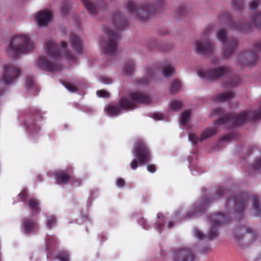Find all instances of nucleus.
<instances>
[{"label": "nucleus", "mask_w": 261, "mask_h": 261, "mask_svg": "<svg viewBox=\"0 0 261 261\" xmlns=\"http://www.w3.org/2000/svg\"><path fill=\"white\" fill-rule=\"evenodd\" d=\"M218 59H213L212 61V62H213V64H214V65H218Z\"/></svg>", "instance_id": "obj_60"}, {"label": "nucleus", "mask_w": 261, "mask_h": 261, "mask_svg": "<svg viewBox=\"0 0 261 261\" xmlns=\"http://www.w3.org/2000/svg\"><path fill=\"white\" fill-rule=\"evenodd\" d=\"M20 75V71L18 68L11 65H6L4 66L2 79L5 84L8 86L13 84Z\"/></svg>", "instance_id": "obj_14"}, {"label": "nucleus", "mask_w": 261, "mask_h": 261, "mask_svg": "<svg viewBox=\"0 0 261 261\" xmlns=\"http://www.w3.org/2000/svg\"><path fill=\"white\" fill-rule=\"evenodd\" d=\"M134 63L133 61H128L125 65L123 70L125 73L131 74L134 72Z\"/></svg>", "instance_id": "obj_26"}, {"label": "nucleus", "mask_w": 261, "mask_h": 261, "mask_svg": "<svg viewBox=\"0 0 261 261\" xmlns=\"http://www.w3.org/2000/svg\"><path fill=\"white\" fill-rule=\"evenodd\" d=\"M147 47L150 50H156L159 49L156 41L154 39H150L148 40L146 43Z\"/></svg>", "instance_id": "obj_29"}, {"label": "nucleus", "mask_w": 261, "mask_h": 261, "mask_svg": "<svg viewBox=\"0 0 261 261\" xmlns=\"http://www.w3.org/2000/svg\"><path fill=\"white\" fill-rule=\"evenodd\" d=\"M174 71V68L170 65H167L163 67L162 72L164 76L169 77L172 75Z\"/></svg>", "instance_id": "obj_27"}, {"label": "nucleus", "mask_w": 261, "mask_h": 261, "mask_svg": "<svg viewBox=\"0 0 261 261\" xmlns=\"http://www.w3.org/2000/svg\"><path fill=\"white\" fill-rule=\"evenodd\" d=\"M25 81L27 86L30 88L32 87L34 84L33 78L31 76H27Z\"/></svg>", "instance_id": "obj_40"}, {"label": "nucleus", "mask_w": 261, "mask_h": 261, "mask_svg": "<svg viewBox=\"0 0 261 261\" xmlns=\"http://www.w3.org/2000/svg\"><path fill=\"white\" fill-rule=\"evenodd\" d=\"M70 178V176L63 172H59L56 175L57 181L58 184H65Z\"/></svg>", "instance_id": "obj_25"}, {"label": "nucleus", "mask_w": 261, "mask_h": 261, "mask_svg": "<svg viewBox=\"0 0 261 261\" xmlns=\"http://www.w3.org/2000/svg\"><path fill=\"white\" fill-rule=\"evenodd\" d=\"M181 83L179 81L175 80L171 84L169 88V92L171 94H174L178 92L180 90Z\"/></svg>", "instance_id": "obj_24"}, {"label": "nucleus", "mask_w": 261, "mask_h": 261, "mask_svg": "<svg viewBox=\"0 0 261 261\" xmlns=\"http://www.w3.org/2000/svg\"><path fill=\"white\" fill-rule=\"evenodd\" d=\"M25 195V193L24 192H21L20 193L19 195L21 197V199H22V197Z\"/></svg>", "instance_id": "obj_62"}, {"label": "nucleus", "mask_w": 261, "mask_h": 261, "mask_svg": "<svg viewBox=\"0 0 261 261\" xmlns=\"http://www.w3.org/2000/svg\"><path fill=\"white\" fill-rule=\"evenodd\" d=\"M187 9L185 6L180 7L178 10V13L180 15H184L187 13Z\"/></svg>", "instance_id": "obj_44"}, {"label": "nucleus", "mask_w": 261, "mask_h": 261, "mask_svg": "<svg viewBox=\"0 0 261 261\" xmlns=\"http://www.w3.org/2000/svg\"><path fill=\"white\" fill-rule=\"evenodd\" d=\"M156 71L152 70V69H150L148 70V71L147 72V75L148 77H153V74H155Z\"/></svg>", "instance_id": "obj_52"}, {"label": "nucleus", "mask_w": 261, "mask_h": 261, "mask_svg": "<svg viewBox=\"0 0 261 261\" xmlns=\"http://www.w3.org/2000/svg\"><path fill=\"white\" fill-rule=\"evenodd\" d=\"M85 8L92 15L97 14L98 10L103 9L106 7V3L103 0H99L96 4L90 0H82Z\"/></svg>", "instance_id": "obj_16"}, {"label": "nucleus", "mask_w": 261, "mask_h": 261, "mask_svg": "<svg viewBox=\"0 0 261 261\" xmlns=\"http://www.w3.org/2000/svg\"><path fill=\"white\" fill-rule=\"evenodd\" d=\"M254 261H261V255L256 257Z\"/></svg>", "instance_id": "obj_61"}, {"label": "nucleus", "mask_w": 261, "mask_h": 261, "mask_svg": "<svg viewBox=\"0 0 261 261\" xmlns=\"http://www.w3.org/2000/svg\"><path fill=\"white\" fill-rule=\"evenodd\" d=\"M207 220L210 223V226L206 234L198 228H195L193 229V236L200 241L205 239L212 241L217 238L219 235L220 227L222 224L227 223L229 220L227 216L221 213L209 215Z\"/></svg>", "instance_id": "obj_3"}, {"label": "nucleus", "mask_w": 261, "mask_h": 261, "mask_svg": "<svg viewBox=\"0 0 261 261\" xmlns=\"http://www.w3.org/2000/svg\"><path fill=\"white\" fill-rule=\"evenodd\" d=\"M71 40L73 50L76 54L83 53V42L82 40L75 34L71 35Z\"/></svg>", "instance_id": "obj_21"}, {"label": "nucleus", "mask_w": 261, "mask_h": 261, "mask_svg": "<svg viewBox=\"0 0 261 261\" xmlns=\"http://www.w3.org/2000/svg\"><path fill=\"white\" fill-rule=\"evenodd\" d=\"M165 5L164 0H158L156 3L151 6L148 3H143L140 7L132 1H129L126 5L128 11L141 20H145L152 17L155 12L160 11Z\"/></svg>", "instance_id": "obj_5"}, {"label": "nucleus", "mask_w": 261, "mask_h": 261, "mask_svg": "<svg viewBox=\"0 0 261 261\" xmlns=\"http://www.w3.org/2000/svg\"><path fill=\"white\" fill-rule=\"evenodd\" d=\"M251 21L256 29L261 30V13H255L251 16Z\"/></svg>", "instance_id": "obj_23"}, {"label": "nucleus", "mask_w": 261, "mask_h": 261, "mask_svg": "<svg viewBox=\"0 0 261 261\" xmlns=\"http://www.w3.org/2000/svg\"><path fill=\"white\" fill-rule=\"evenodd\" d=\"M214 47L208 39L202 42L197 41L196 42L195 50L198 54L206 55L211 53Z\"/></svg>", "instance_id": "obj_17"}, {"label": "nucleus", "mask_w": 261, "mask_h": 261, "mask_svg": "<svg viewBox=\"0 0 261 261\" xmlns=\"http://www.w3.org/2000/svg\"><path fill=\"white\" fill-rule=\"evenodd\" d=\"M61 47L63 49H65L67 47V43L65 41H62L61 42Z\"/></svg>", "instance_id": "obj_56"}, {"label": "nucleus", "mask_w": 261, "mask_h": 261, "mask_svg": "<svg viewBox=\"0 0 261 261\" xmlns=\"http://www.w3.org/2000/svg\"><path fill=\"white\" fill-rule=\"evenodd\" d=\"M233 237L239 242L244 241L246 243L250 244L256 239V236L251 228L241 225L236 227L234 229Z\"/></svg>", "instance_id": "obj_11"}, {"label": "nucleus", "mask_w": 261, "mask_h": 261, "mask_svg": "<svg viewBox=\"0 0 261 261\" xmlns=\"http://www.w3.org/2000/svg\"><path fill=\"white\" fill-rule=\"evenodd\" d=\"M129 97L130 99L127 97H122L117 104L108 106L106 109L107 112L108 114H119L123 111L136 109L138 103H147L150 100L148 95L138 92L130 93Z\"/></svg>", "instance_id": "obj_2"}, {"label": "nucleus", "mask_w": 261, "mask_h": 261, "mask_svg": "<svg viewBox=\"0 0 261 261\" xmlns=\"http://www.w3.org/2000/svg\"><path fill=\"white\" fill-rule=\"evenodd\" d=\"M147 170L149 172H154L155 171V168L154 165H148L147 166Z\"/></svg>", "instance_id": "obj_51"}, {"label": "nucleus", "mask_w": 261, "mask_h": 261, "mask_svg": "<svg viewBox=\"0 0 261 261\" xmlns=\"http://www.w3.org/2000/svg\"><path fill=\"white\" fill-rule=\"evenodd\" d=\"M253 206V210L255 213H256V215H258L260 213L261 210L260 208L259 201L257 199L254 200Z\"/></svg>", "instance_id": "obj_36"}, {"label": "nucleus", "mask_w": 261, "mask_h": 261, "mask_svg": "<svg viewBox=\"0 0 261 261\" xmlns=\"http://www.w3.org/2000/svg\"><path fill=\"white\" fill-rule=\"evenodd\" d=\"M34 223L30 220H27L24 223V228L27 233H30L33 229Z\"/></svg>", "instance_id": "obj_31"}, {"label": "nucleus", "mask_w": 261, "mask_h": 261, "mask_svg": "<svg viewBox=\"0 0 261 261\" xmlns=\"http://www.w3.org/2000/svg\"><path fill=\"white\" fill-rule=\"evenodd\" d=\"M58 258L61 261H68V255L65 252L61 253V254L58 256Z\"/></svg>", "instance_id": "obj_42"}, {"label": "nucleus", "mask_w": 261, "mask_h": 261, "mask_svg": "<svg viewBox=\"0 0 261 261\" xmlns=\"http://www.w3.org/2000/svg\"><path fill=\"white\" fill-rule=\"evenodd\" d=\"M105 32L108 36L107 41L100 39L101 45L105 53L108 56H111L114 54L117 48V42L120 38V34L111 31L110 29L107 28Z\"/></svg>", "instance_id": "obj_7"}, {"label": "nucleus", "mask_w": 261, "mask_h": 261, "mask_svg": "<svg viewBox=\"0 0 261 261\" xmlns=\"http://www.w3.org/2000/svg\"><path fill=\"white\" fill-rule=\"evenodd\" d=\"M261 119V115H222L214 122V127L206 129L202 134L199 140L202 142L214 136L218 130L217 126L222 124H227L228 127H232L246 123L256 121Z\"/></svg>", "instance_id": "obj_1"}, {"label": "nucleus", "mask_w": 261, "mask_h": 261, "mask_svg": "<svg viewBox=\"0 0 261 261\" xmlns=\"http://www.w3.org/2000/svg\"><path fill=\"white\" fill-rule=\"evenodd\" d=\"M214 114H224L223 113V110L222 109L219 108L215 109V111L214 112Z\"/></svg>", "instance_id": "obj_53"}, {"label": "nucleus", "mask_w": 261, "mask_h": 261, "mask_svg": "<svg viewBox=\"0 0 261 261\" xmlns=\"http://www.w3.org/2000/svg\"><path fill=\"white\" fill-rule=\"evenodd\" d=\"M231 71L230 68L222 66L219 68H214L207 71L200 70L198 71V75L201 78H205L208 80L218 79L222 76L229 73Z\"/></svg>", "instance_id": "obj_12"}, {"label": "nucleus", "mask_w": 261, "mask_h": 261, "mask_svg": "<svg viewBox=\"0 0 261 261\" xmlns=\"http://www.w3.org/2000/svg\"><path fill=\"white\" fill-rule=\"evenodd\" d=\"M135 154L138 157L140 163L143 164L149 160L148 151L144 146V144L139 142L135 151Z\"/></svg>", "instance_id": "obj_18"}, {"label": "nucleus", "mask_w": 261, "mask_h": 261, "mask_svg": "<svg viewBox=\"0 0 261 261\" xmlns=\"http://www.w3.org/2000/svg\"><path fill=\"white\" fill-rule=\"evenodd\" d=\"M253 168L256 169H261V158L259 160H258L256 161V162L254 164Z\"/></svg>", "instance_id": "obj_47"}, {"label": "nucleus", "mask_w": 261, "mask_h": 261, "mask_svg": "<svg viewBox=\"0 0 261 261\" xmlns=\"http://www.w3.org/2000/svg\"><path fill=\"white\" fill-rule=\"evenodd\" d=\"M228 191L224 189V188H220L217 190L216 194L214 198L215 199H217L218 197L222 196L225 195V194Z\"/></svg>", "instance_id": "obj_37"}, {"label": "nucleus", "mask_w": 261, "mask_h": 261, "mask_svg": "<svg viewBox=\"0 0 261 261\" xmlns=\"http://www.w3.org/2000/svg\"><path fill=\"white\" fill-rule=\"evenodd\" d=\"M219 18L222 22L232 27L236 31L248 32L252 30V25L249 22H245L242 20L234 23L231 15L228 12H225L223 14H220Z\"/></svg>", "instance_id": "obj_9"}, {"label": "nucleus", "mask_w": 261, "mask_h": 261, "mask_svg": "<svg viewBox=\"0 0 261 261\" xmlns=\"http://www.w3.org/2000/svg\"><path fill=\"white\" fill-rule=\"evenodd\" d=\"M138 166V161L136 159H134L130 163V167L132 169H136Z\"/></svg>", "instance_id": "obj_48"}, {"label": "nucleus", "mask_w": 261, "mask_h": 261, "mask_svg": "<svg viewBox=\"0 0 261 261\" xmlns=\"http://www.w3.org/2000/svg\"><path fill=\"white\" fill-rule=\"evenodd\" d=\"M101 81L105 84H110L112 83V80L110 78L107 77H102Z\"/></svg>", "instance_id": "obj_46"}, {"label": "nucleus", "mask_w": 261, "mask_h": 261, "mask_svg": "<svg viewBox=\"0 0 261 261\" xmlns=\"http://www.w3.org/2000/svg\"><path fill=\"white\" fill-rule=\"evenodd\" d=\"M217 37L220 42L223 44L226 43L224 48V56L226 59L229 58L237 47L239 43V40L233 38L226 42L227 34L225 29H222L218 31Z\"/></svg>", "instance_id": "obj_10"}, {"label": "nucleus", "mask_w": 261, "mask_h": 261, "mask_svg": "<svg viewBox=\"0 0 261 261\" xmlns=\"http://www.w3.org/2000/svg\"><path fill=\"white\" fill-rule=\"evenodd\" d=\"M173 258L174 261H195V255L191 249L182 247L174 250Z\"/></svg>", "instance_id": "obj_15"}, {"label": "nucleus", "mask_w": 261, "mask_h": 261, "mask_svg": "<svg viewBox=\"0 0 261 261\" xmlns=\"http://www.w3.org/2000/svg\"><path fill=\"white\" fill-rule=\"evenodd\" d=\"M174 226V223L172 222H169L168 223V227L171 228Z\"/></svg>", "instance_id": "obj_58"}, {"label": "nucleus", "mask_w": 261, "mask_h": 261, "mask_svg": "<svg viewBox=\"0 0 261 261\" xmlns=\"http://www.w3.org/2000/svg\"><path fill=\"white\" fill-rule=\"evenodd\" d=\"M240 82V80L238 76H233L231 80L226 83V85L228 87H234L238 86Z\"/></svg>", "instance_id": "obj_30"}, {"label": "nucleus", "mask_w": 261, "mask_h": 261, "mask_svg": "<svg viewBox=\"0 0 261 261\" xmlns=\"http://www.w3.org/2000/svg\"><path fill=\"white\" fill-rule=\"evenodd\" d=\"M231 5L234 9L240 10L243 6V0H232Z\"/></svg>", "instance_id": "obj_35"}, {"label": "nucleus", "mask_w": 261, "mask_h": 261, "mask_svg": "<svg viewBox=\"0 0 261 261\" xmlns=\"http://www.w3.org/2000/svg\"><path fill=\"white\" fill-rule=\"evenodd\" d=\"M190 115H181L180 119V123L182 125H186L190 121Z\"/></svg>", "instance_id": "obj_38"}, {"label": "nucleus", "mask_w": 261, "mask_h": 261, "mask_svg": "<svg viewBox=\"0 0 261 261\" xmlns=\"http://www.w3.org/2000/svg\"><path fill=\"white\" fill-rule=\"evenodd\" d=\"M96 93L97 95L100 97H108L109 96V92L104 90H98Z\"/></svg>", "instance_id": "obj_39"}, {"label": "nucleus", "mask_w": 261, "mask_h": 261, "mask_svg": "<svg viewBox=\"0 0 261 261\" xmlns=\"http://www.w3.org/2000/svg\"><path fill=\"white\" fill-rule=\"evenodd\" d=\"M112 22L114 27L119 29H123L128 25V21L122 14L116 12L112 17Z\"/></svg>", "instance_id": "obj_19"}, {"label": "nucleus", "mask_w": 261, "mask_h": 261, "mask_svg": "<svg viewBox=\"0 0 261 261\" xmlns=\"http://www.w3.org/2000/svg\"><path fill=\"white\" fill-rule=\"evenodd\" d=\"M258 6V2L257 1H252L250 4V8L251 10H254L257 8Z\"/></svg>", "instance_id": "obj_43"}, {"label": "nucleus", "mask_w": 261, "mask_h": 261, "mask_svg": "<svg viewBox=\"0 0 261 261\" xmlns=\"http://www.w3.org/2000/svg\"><path fill=\"white\" fill-rule=\"evenodd\" d=\"M248 199V197L246 194H240L227 200L226 203V207L229 211L241 212L245 208Z\"/></svg>", "instance_id": "obj_13"}, {"label": "nucleus", "mask_w": 261, "mask_h": 261, "mask_svg": "<svg viewBox=\"0 0 261 261\" xmlns=\"http://www.w3.org/2000/svg\"><path fill=\"white\" fill-rule=\"evenodd\" d=\"M65 56L68 61H74L75 59L74 56L70 51L65 53Z\"/></svg>", "instance_id": "obj_41"}, {"label": "nucleus", "mask_w": 261, "mask_h": 261, "mask_svg": "<svg viewBox=\"0 0 261 261\" xmlns=\"http://www.w3.org/2000/svg\"><path fill=\"white\" fill-rule=\"evenodd\" d=\"M55 223V219L54 218H51L50 220H48L47 222V225L48 228H50L53 224Z\"/></svg>", "instance_id": "obj_49"}, {"label": "nucleus", "mask_w": 261, "mask_h": 261, "mask_svg": "<svg viewBox=\"0 0 261 261\" xmlns=\"http://www.w3.org/2000/svg\"><path fill=\"white\" fill-rule=\"evenodd\" d=\"M162 216V214H161V213H159V214H158V217L159 218H161Z\"/></svg>", "instance_id": "obj_64"}, {"label": "nucleus", "mask_w": 261, "mask_h": 261, "mask_svg": "<svg viewBox=\"0 0 261 261\" xmlns=\"http://www.w3.org/2000/svg\"><path fill=\"white\" fill-rule=\"evenodd\" d=\"M35 45L26 35H15L10 41L9 48L14 58L19 54H23L34 49Z\"/></svg>", "instance_id": "obj_6"}, {"label": "nucleus", "mask_w": 261, "mask_h": 261, "mask_svg": "<svg viewBox=\"0 0 261 261\" xmlns=\"http://www.w3.org/2000/svg\"><path fill=\"white\" fill-rule=\"evenodd\" d=\"M71 6L67 2H65L63 3V5L61 7V13L62 15L65 16L68 13L70 9Z\"/></svg>", "instance_id": "obj_32"}, {"label": "nucleus", "mask_w": 261, "mask_h": 261, "mask_svg": "<svg viewBox=\"0 0 261 261\" xmlns=\"http://www.w3.org/2000/svg\"><path fill=\"white\" fill-rule=\"evenodd\" d=\"M195 215V213L191 212L187 214V215H186V218H191Z\"/></svg>", "instance_id": "obj_55"}, {"label": "nucleus", "mask_w": 261, "mask_h": 261, "mask_svg": "<svg viewBox=\"0 0 261 261\" xmlns=\"http://www.w3.org/2000/svg\"><path fill=\"white\" fill-rule=\"evenodd\" d=\"M33 113H34L33 114H40L41 113V111L39 109H35V111Z\"/></svg>", "instance_id": "obj_57"}, {"label": "nucleus", "mask_w": 261, "mask_h": 261, "mask_svg": "<svg viewBox=\"0 0 261 261\" xmlns=\"http://www.w3.org/2000/svg\"><path fill=\"white\" fill-rule=\"evenodd\" d=\"M229 137L226 136L222 138L221 141H223L224 140L228 141V140H229Z\"/></svg>", "instance_id": "obj_59"}, {"label": "nucleus", "mask_w": 261, "mask_h": 261, "mask_svg": "<svg viewBox=\"0 0 261 261\" xmlns=\"http://www.w3.org/2000/svg\"><path fill=\"white\" fill-rule=\"evenodd\" d=\"M235 96V93L232 91L220 93L215 95V100L219 102L229 101L232 99Z\"/></svg>", "instance_id": "obj_22"}, {"label": "nucleus", "mask_w": 261, "mask_h": 261, "mask_svg": "<svg viewBox=\"0 0 261 261\" xmlns=\"http://www.w3.org/2000/svg\"><path fill=\"white\" fill-rule=\"evenodd\" d=\"M63 85L65 86V87L70 92H74L77 91L78 90V88L76 86H75L72 83L65 82Z\"/></svg>", "instance_id": "obj_33"}, {"label": "nucleus", "mask_w": 261, "mask_h": 261, "mask_svg": "<svg viewBox=\"0 0 261 261\" xmlns=\"http://www.w3.org/2000/svg\"><path fill=\"white\" fill-rule=\"evenodd\" d=\"M28 204L32 210H35L36 212L39 208V203L34 199H30L28 201Z\"/></svg>", "instance_id": "obj_34"}, {"label": "nucleus", "mask_w": 261, "mask_h": 261, "mask_svg": "<svg viewBox=\"0 0 261 261\" xmlns=\"http://www.w3.org/2000/svg\"><path fill=\"white\" fill-rule=\"evenodd\" d=\"M182 106L180 101L174 100L170 104V110L173 112H176L180 110Z\"/></svg>", "instance_id": "obj_28"}, {"label": "nucleus", "mask_w": 261, "mask_h": 261, "mask_svg": "<svg viewBox=\"0 0 261 261\" xmlns=\"http://www.w3.org/2000/svg\"><path fill=\"white\" fill-rule=\"evenodd\" d=\"M189 139L193 143H196L198 140L197 138L193 134L189 135Z\"/></svg>", "instance_id": "obj_45"}, {"label": "nucleus", "mask_w": 261, "mask_h": 261, "mask_svg": "<svg viewBox=\"0 0 261 261\" xmlns=\"http://www.w3.org/2000/svg\"><path fill=\"white\" fill-rule=\"evenodd\" d=\"M53 16L52 12L48 10L39 12L36 15L35 19L40 27H45L50 20Z\"/></svg>", "instance_id": "obj_20"}, {"label": "nucleus", "mask_w": 261, "mask_h": 261, "mask_svg": "<svg viewBox=\"0 0 261 261\" xmlns=\"http://www.w3.org/2000/svg\"><path fill=\"white\" fill-rule=\"evenodd\" d=\"M117 185L119 187H122L125 185V181L122 178L119 179L117 181Z\"/></svg>", "instance_id": "obj_50"}, {"label": "nucleus", "mask_w": 261, "mask_h": 261, "mask_svg": "<svg viewBox=\"0 0 261 261\" xmlns=\"http://www.w3.org/2000/svg\"><path fill=\"white\" fill-rule=\"evenodd\" d=\"M254 49L241 53L239 60L241 66H252L255 64L258 59V51H261V40L256 41L253 44Z\"/></svg>", "instance_id": "obj_8"}, {"label": "nucleus", "mask_w": 261, "mask_h": 261, "mask_svg": "<svg viewBox=\"0 0 261 261\" xmlns=\"http://www.w3.org/2000/svg\"><path fill=\"white\" fill-rule=\"evenodd\" d=\"M152 116H153L152 117L154 120H162L163 119V115H152Z\"/></svg>", "instance_id": "obj_54"}, {"label": "nucleus", "mask_w": 261, "mask_h": 261, "mask_svg": "<svg viewBox=\"0 0 261 261\" xmlns=\"http://www.w3.org/2000/svg\"><path fill=\"white\" fill-rule=\"evenodd\" d=\"M181 114L186 115V114H190V112L189 111H185L183 113H182Z\"/></svg>", "instance_id": "obj_63"}, {"label": "nucleus", "mask_w": 261, "mask_h": 261, "mask_svg": "<svg viewBox=\"0 0 261 261\" xmlns=\"http://www.w3.org/2000/svg\"><path fill=\"white\" fill-rule=\"evenodd\" d=\"M46 52L47 57L53 59L54 61H58L61 58L59 48L57 44L51 40L46 42ZM36 65L40 69L49 72L59 71L62 68L60 64L49 61L44 56H40L39 58Z\"/></svg>", "instance_id": "obj_4"}]
</instances>
